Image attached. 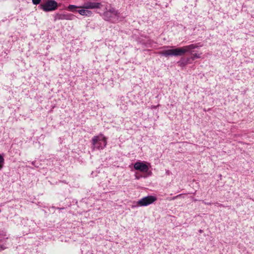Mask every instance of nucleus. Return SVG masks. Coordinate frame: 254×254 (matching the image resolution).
I'll list each match as a JSON object with an SVG mask.
<instances>
[{"label": "nucleus", "instance_id": "nucleus-18", "mask_svg": "<svg viewBox=\"0 0 254 254\" xmlns=\"http://www.w3.org/2000/svg\"><path fill=\"white\" fill-rule=\"evenodd\" d=\"M178 196H177V197H178ZM176 197H177V196H176V197H174L173 199H175Z\"/></svg>", "mask_w": 254, "mask_h": 254}, {"label": "nucleus", "instance_id": "nucleus-3", "mask_svg": "<svg viewBox=\"0 0 254 254\" xmlns=\"http://www.w3.org/2000/svg\"><path fill=\"white\" fill-rule=\"evenodd\" d=\"M103 17L105 20L114 23L118 21L119 13L114 8L112 7L104 12Z\"/></svg>", "mask_w": 254, "mask_h": 254}, {"label": "nucleus", "instance_id": "nucleus-19", "mask_svg": "<svg viewBox=\"0 0 254 254\" xmlns=\"http://www.w3.org/2000/svg\"><path fill=\"white\" fill-rule=\"evenodd\" d=\"M199 232H202V230H200Z\"/></svg>", "mask_w": 254, "mask_h": 254}, {"label": "nucleus", "instance_id": "nucleus-14", "mask_svg": "<svg viewBox=\"0 0 254 254\" xmlns=\"http://www.w3.org/2000/svg\"><path fill=\"white\" fill-rule=\"evenodd\" d=\"M185 60L186 61L187 64H191V62L192 61V58H191V57H188V58H185Z\"/></svg>", "mask_w": 254, "mask_h": 254}, {"label": "nucleus", "instance_id": "nucleus-7", "mask_svg": "<svg viewBox=\"0 0 254 254\" xmlns=\"http://www.w3.org/2000/svg\"><path fill=\"white\" fill-rule=\"evenodd\" d=\"M134 168L142 172H147L149 170L148 166L143 162H137L134 164Z\"/></svg>", "mask_w": 254, "mask_h": 254}, {"label": "nucleus", "instance_id": "nucleus-15", "mask_svg": "<svg viewBox=\"0 0 254 254\" xmlns=\"http://www.w3.org/2000/svg\"><path fill=\"white\" fill-rule=\"evenodd\" d=\"M41 0H32V2L35 5H37L40 3Z\"/></svg>", "mask_w": 254, "mask_h": 254}, {"label": "nucleus", "instance_id": "nucleus-10", "mask_svg": "<svg viewBox=\"0 0 254 254\" xmlns=\"http://www.w3.org/2000/svg\"><path fill=\"white\" fill-rule=\"evenodd\" d=\"M178 64L180 66L182 67H184L186 65H187L186 61L185 60V58H182L178 62Z\"/></svg>", "mask_w": 254, "mask_h": 254}, {"label": "nucleus", "instance_id": "nucleus-8", "mask_svg": "<svg viewBox=\"0 0 254 254\" xmlns=\"http://www.w3.org/2000/svg\"><path fill=\"white\" fill-rule=\"evenodd\" d=\"M101 6V3L100 2L88 1L84 3L81 7L84 9H95L100 8Z\"/></svg>", "mask_w": 254, "mask_h": 254}, {"label": "nucleus", "instance_id": "nucleus-4", "mask_svg": "<svg viewBox=\"0 0 254 254\" xmlns=\"http://www.w3.org/2000/svg\"><path fill=\"white\" fill-rule=\"evenodd\" d=\"M157 200V198L153 195H148L142 198L137 201L140 206H146L153 203Z\"/></svg>", "mask_w": 254, "mask_h": 254}, {"label": "nucleus", "instance_id": "nucleus-11", "mask_svg": "<svg viewBox=\"0 0 254 254\" xmlns=\"http://www.w3.org/2000/svg\"><path fill=\"white\" fill-rule=\"evenodd\" d=\"M154 44H155V43H154L153 41L151 40H148L145 43V45L147 47H152Z\"/></svg>", "mask_w": 254, "mask_h": 254}, {"label": "nucleus", "instance_id": "nucleus-17", "mask_svg": "<svg viewBox=\"0 0 254 254\" xmlns=\"http://www.w3.org/2000/svg\"><path fill=\"white\" fill-rule=\"evenodd\" d=\"M32 164L33 165H34V166H36V165H35V161H33V162H32Z\"/></svg>", "mask_w": 254, "mask_h": 254}, {"label": "nucleus", "instance_id": "nucleus-6", "mask_svg": "<svg viewBox=\"0 0 254 254\" xmlns=\"http://www.w3.org/2000/svg\"><path fill=\"white\" fill-rule=\"evenodd\" d=\"M74 15L72 14L67 13H58L55 14L54 16V21H56L57 20H72L74 18Z\"/></svg>", "mask_w": 254, "mask_h": 254}, {"label": "nucleus", "instance_id": "nucleus-2", "mask_svg": "<svg viewBox=\"0 0 254 254\" xmlns=\"http://www.w3.org/2000/svg\"><path fill=\"white\" fill-rule=\"evenodd\" d=\"M93 149H103L107 145V138L102 134L94 136L92 139Z\"/></svg>", "mask_w": 254, "mask_h": 254}, {"label": "nucleus", "instance_id": "nucleus-5", "mask_svg": "<svg viewBox=\"0 0 254 254\" xmlns=\"http://www.w3.org/2000/svg\"><path fill=\"white\" fill-rule=\"evenodd\" d=\"M42 9L45 11L55 10L58 7L57 2L54 0H48L46 3L41 5Z\"/></svg>", "mask_w": 254, "mask_h": 254}, {"label": "nucleus", "instance_id": "nucleus-9", "mask_svg": "<svg viewBox=\"0 0 254 254\" xmlns=\"http://www.w3.org/2000/svg\"><path fill=\"white\" fill-rule=\"evenodd\" d=\"M87 9H88L84 8L80 9L78 11V12L81 15L89 16L92 14V13L91 11Z\"/></svg>", "mask_w": 254, "mask_h": 254}, {"label": "nucleus", "instance_id": "nucleus-12", "mask_svg": "<svg viewBox=\"0 0 254 254\" xmlns=\"http://www.w3.org/2000/svg\"><path fill=\"white\" fill-rule=\"evenodd\" d=\"M4 162V159L3 156L1 154H0V170H1L3 168Z\"/></svg>", "mask_w": 254, "mask_h": 254}, {"label": "nucleus", "instance_id": "nucleus-1", "mask_svg": "<svg viewBox=\"0 0 254 254\" xmlns=\"http://www.w3.org/2000/svg\"><path fill=\"white\" fill-rule=\"evenodd\" d=\"M201 46L199 43L192 44L182 47L164 50L159 52L158 54L161 56L168 57L169 56H182L188 53L191 55L192 61H194L196 59L200 58L201 53H193V50Z\"/></svg>", "mask_w": 254, "mask_h": 254}, {"label": "nucleus", "instance_id": "nucleus-16", "mask_svg": "<svg viewBox=\"0 0 254 254\" xmlns=\"http://www.w3.org/2000/svg\"><path fill=\"white\" fill-rule=\"evenodd\" d=\"M140 177L137 176V175L135 176V178L137 180L139 179Z\"/></svg>", "mask_w": 254, "mask_h": 254}, {"label": "nucleus", "instance_id": "nucleus-13", "mask_svg": "<svg viewBox=\"0 0 254 254\" xmlns=\"http://www.w3.org/2000/svg\"><path fill=\"white\" fill-rule=\"evenodd\" d=\"M78 7L74 5L70 4L68 6V9L71 11H74V9L75 8H77Z\"/></svg>", "mask_w": 254, "mask_h": 254}]
</instances>
